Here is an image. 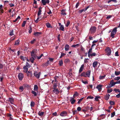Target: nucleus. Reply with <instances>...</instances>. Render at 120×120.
I'll return each instance as SVG.
<instances>
[{
    "label": "nucleus",
    "instance_id": "1",
    "mask_svg": "<svg viewBox=\"0 0 120 120\" xmlns=\"http://www.w3.org/2000/svg\"><path fill=\"white\" fill-rule=\"evenodd\" d=\"M117 28L115 27L112 30L111 33L110 37H112V38H114V35L116 34L117 32Z\"/></svg>",
    "mask_w": 120,
    "mask_h": 120
},
{
    "label": "nucleus",
    "instance_id": "2",
    "mask_svg": "<svg viewBox=\"0 0 120 120\" xmlns=\"http://www.w3.org/2000/svg\"><path fill=\"white\" fill-rule=\"evenodd\" d=\"M96 28L94 26H92L90 29V33L91 34L94 33L96 31Z\"/></svg>",
    "mask_w": 120,
    "mask_h": 120
},
{
    "label": "nucleus",
    "instance_id": "3",
    "mask_svg": "<svg viewBox=\"0 0 120 120\" xmlns=\"http://www.w3.org/2000/svg\"><path fill=\"white\" fill-rule=\"evenodd\" d=\"M106 55L108 56H109L110 55L111 53V50L109 48V47L105 49Z\"/></svg>",
    "mask_w": 120,
    "mask_h": 120
},
{
    "label": "nucleus",
    "instance_id": "4",
    "mask_svg": "<svg viewBox=\"0 0 120 120\" xmlns=\"http://www.w3.org/2000/svg\"><path fill=\"white\" fill-rule=\"evenodd\" d=\"M37 51V49H33L31 52V56H34L35 57V56L36 54Z\"/></svg>",
    "mask_w": 120,
    "mask_h": 120
},
{
    "label": "nucleus",
    "instance_id": "5",
    "mask_svg": "<svg viewBox=\"0 0 120 120\" xmlns=\"http://www.w3.org/2000/svg\"><path fill=\"white\" fill-rule=\"evenodd\" d=\"M67 112L65 111H63L60 114V115L62 117L65 116L67 115Z\"/></svg>",
    "mask_w": 120,
    "mask_h": 120
},
{
    "label": "nucleus",
    "instance_id": "6",
    "mask_svg": "<svg viewBox=\"0 0 120 120\" xmlns=\"http://www.w3.org/2000/svg\"><path fill=\"white\" fill-rule=\"evenodd\" d=\"M41 2L43 5H45L46 4L49 3V0H42Z\"/></svg>",
    "mask_w": 120,
    "mask_h": 120
},
{
    "label": "nucleus",
    "instance_id": "7",
    "mask_svg": "<svg viewBox=\"0 0 120 120\" xmlns=\"http://www.w3.org/2000/svg\"><path fill=\"white\" fill-rule=\"evenodd\" d=\"M23 77V74L21 73H19L18 75V78L19 80H22Z\"/></svg>",
    "mask_w": 120,
    "mask_h": 120
},
{
    "label": "nucleus",
    "instance_id": "8",
    "mask_svg": "<svg viewBox=\"0 0 120 120\" xmlns=\"http://www.w3.org/2000/svg\"><path fill=\"white\" fill-rule=\"evenodd\" d=\"M102 86V85L101 84H99L97 85L96 88L98 89L99 91L100 92L101 91Z\"/></svg>",
    "mask_w": 120,
    "mask_h": 120
},
{
    "label": "nucleus",
    "instance_id": "9",
    "mask_svg": "<svg viewBox=\"0 0 120 120\" xmlns=\"http://www.w3.org/2000/svg\"><path fill=\"white\" fill-rule=\"evenodd\" d=\"M110 95L109 94H106L105 95L104 98L106 100H108L109 99Z\"/></svg>",
    "mask_w": 120,
    "mask_h": 120
},
{
    "label": "nucleus",
    "instance_id": "10",
    "mask_svg": "<svg viewBox=\"0 0 120 120\" xmlns=\"http://www.w3.org/2000/svg\"><path fill=\"white\" fill-rule=\"evenodd\" d=\"M30 68V67H28L26 66H24L23 68V69H24V72L27 74V72L28 70V68Z\"/></svg>",
    "mask_w": 120,
    "mask_h": 120
},
{
    "label": "nucleus",
    "instance_id": "11",
    "mask_svg": "<svg viewBox=\"0 0 120 120\" xmlns=\"http://www.w3.org/2000/svg\"><path fill=\"white\" fill-rule=\"evenodd\" d=\"M41 32H34V35L36 37H38L41 35Z\"/></svg>",
    "mask_w": 120,
    "mask_h": 120
},
{
    "label": "nucleus",
    "instance_id": "12",
    "mask_svg": "<svg viewBox=\"0 0 120 120\" xmlns=\"http://www.w3.org/2000/svg\"><path fill=\"white\" fill-rule=\"evenodd\" d=\"M70 101H71V103L73 104L75 103L76 101V100L74 99V98L71 97V99L70 100Z\"/></svg>",
    "mask_w": 120,
    "mask_h": 120
},
{
    "label": "nucleus",
    "instance_id": "13",
    "mask_svg": "<svg viewBox=\"0 0 120 120\" xmlns=\"http://www.w3.org/2000/svg\"><path fill=\"white\" fill-rule=\"evenodd\" d=\"M84 66V64H82L81 65L79 70V73H81L82 71Z\"/></svg>",
    "mask_w": 120,
    "mask_h": 120
},
{
    "label": "nucleus",
    "instance_id": "14",
    "mask_svg": "<svg viewBox=\"0 0 120 120\" xmlns=\"http://www.w3.org/2000/svg\"><path fill=\"white\" fill-rule=\"evenodd\" d=\"M53 91L56 94H58L60 92V91H59V90L57 89H54L53 90Z\"/></svg>",
    "mask_w": 120,
    "mask_h": 120
},
{
    "label": "nucleus",
    "instance_id": "15",
    "mask_svg": "<svg viewBox=\"0 0 120 120\" xmlns=\"http://www.w3.org/2000/svg\"><path fill=\"white\" fill-rule=\"evenodd\" d=\"M8 99V101L10 102V103L11 104H13L14 102L13 99L12 98H9Z\"/></svg>",
    "mask_w": 120,
    "mask_h": 120
},
{
    "label": "nucleus",
    "instance_id": "16",
    "mask_svg": "<svg viewBox=\"0 0 120 120\" xmlns=\"http://www.w3.org/2000/svg\"><path fill=\"white\" fill-rule=\"evenodd\" d=\"M40 72L39 73L37 74V72H35L34 73V75L35 76L36 78H39L40 77Z\"/></svg>",
    "mask_w": 120,
    "mask_h": 120
},
{
    "label": "nucleus",
    "instance_id": "17",
    "mask_svg": "<svg viewBox=\"0 0 120 120\" xmlns=\"http://www.w3.org/2000/svg\"><path fill=\"white\" fill-rule=\"evenodd\" d=\"M91 71L90 70L88 71L86 73V76L90 77V74Z\"/></svg>",
    "mask_w": 120,
    "mask_h": 120
},
{
    "label": "nucleus",
    "instance_id": "18",
    "mask_svg": "<svg viewBox=\"0 0 120 120\" xmlns=\"http://www.w3.org/2000/svg\"><path fill=\"white\" fill-rule=\"evenodd\" d=\"M69 47V45L68 44L65 45V49L66 51H67L68 50Z\"/></svg>",
    "mask_w": 120,
    "mask_h": 120
},
{
    "label": "nucleus",
    "instance_id": "19",
    "mask_svg": "<svg viewBox=\"0 0 120 120\" xmlns=\"http://www.w3.org/2000/svg\"><path fill=\"white\" fill-rule=\"evenodd\" d=\"M46 25L47 27L49 28H52V27L51 26V25L50 23L49 22L47 23H46Z\"/></svg>",
    "mask_w": 120,
    "mask_h": 120
},
{
    "label": "nucleus",
    "instance_id": "20",
    "mask_svg": "<svg viewBox=\"0 0 120 120\" xmlns=\"http://www.w3.org/2000/svg\"><path fill=\"white\" fill-rule=\"evenodd\" d=\"M98 63L97 61H95L93 63V66L94 68L96 67Z\"/></svg>",
    "mask_w": 120,
    "mask_h": 120
},
{
    "label": "nucleus",
    "instance_id": "21",
    "mask_svg": "<svg viewBox=\"0 0 120 120\" xmlns=\"http://www.w3.org/2000/svg\"><path fill=\"white\" fill-rule=\"evenodd\" d=\"M79 94L78 92H76L75 91V92L74 94L73 97V98H74L76 97L77 96H78L79 95Z\"/></svg>",
    "mask_w": 120,
    "mask_h": 120
},
{
    "label": "nucleus",
    "instance_id": "22",
    "mask_svg": "<svg viewBox=\"0 0 120 120\" xmlns=\"http://www.w3.org/2000/svg\"><path fill=\"white\" fill-rule=\"evenodd\" d=\"M64 26L63 25H61L60 27V30L62 31H64Z\"/></svg>",
    "mask_w": 120,
    "mask_h": 120
},
{
    "label": "nucleus",
    "instance_id": "23",
    "mask_svg": "<svg viewBox=\"0 0 120 120\" xmlns=\"http://www.w3.org/2000/svg\"><path fill=\"white\" fill-rule=\"evenodd\" d=\"M113 80H112L110 82V84L112 87L115 84H114V82H113Z\"/></svg>",
    "mask_w": 120,
    "mask_h": 120
},
{
    "label": "nucleus",
    "instance_id": "24",
    "mask_svg": "<svg viewBox=\"0 0 120 120\" xmlns=\"http://www.w3.org/2000/svg\"><path fill=\"white\" fill-rule=\"evenodd\" d=\"M32 26L30 25L29 26V33L30 34L32 32Z\"/></svg>",
    "mask_w": 120,
    "mask_h": 120
},
{
    "label": "nucleus",
    "instance_id": "25",
    "mask_svg": "<svg viewBox=\"0 0 120 120\" xmlns=\"http://www.w3.org/2000/svg\"><path fill=\"white\" fill-rule=\"evenodd\" d=\"M38 89V87L36 85H35L34 86V90L35 91H37Z\"/></svg>",
    "mask_w": 120,
    "mask_h": 120
},
{
    "label": "nucleus",
    "instance_id": "26",
    "mask_svg": "<svg viewBox=\"0 0 120 120\" xmlns=\"http://www.w3.org/2000/svg\"><path fill=\"white\" fill-rule=\"evenodd\" d=\"M80 46V44H78L75 45H73L71 46V47L74 48Z\"/></svg>",
    "mask_w": 120,
    "mask_h": 120
},
{
    "label": "nucleus",
    "instance_id": "27",
    "mask_svg": "<svg viewBox=\"0 0 120 120\" xmlns=\"http://www.w3.org/2000/svg\"><path fill=\"white\" fill-rule=\"evenodd\" d=\"M81 76H83L84 77H86V73L85 72H83L81 74Z\"/></svg>",
    "mask_w": 120,
    "mask_h": 120
},
{
    "label": "nucleus",
    "instance_id": "28",
    "mask_svg": "<svg viewBox=\"0 0 120 120\" xmlns=\"http://www.w3.org/2000/svg\"><path fill=\"white\" fill-rule=\"evenodd\" d=\"M34 56H32V57H31L30 59V61L32 63H34Z\"/></svg>",
    "mask_w": 120,
    "mask_h": 120
},
{
    "label": "nucleus",
    "instance_id": "29",
    "mask_svg": "<svg viewBox=\"0 0 120 120\" xmlns=\"http://www.w3.org/2000/svg\"><path fill=\"white\" fill-rule=\"evenodd\" d=\"M44 113V112H40V111H39L38 112V114L39 116H42Z\"/></svg>",
    "mask_w": 120,
    "mask_h": 120
},
{
    "label": "nucleus",
    "instance_id": "30",
    "mask_svg": "<svg viewBox=\"0 0 120 120\" xmlns=\"http://www.w3.org/2000/svg\"><path fill=\"white\" fill-rule=\"evenodd\" d=\"M19 40H18L16 41L15 42V45H18L19 44Z\"/></svg>",
    "mask_w": 120,
    "mask_h": 120
},
{
    "label": "nucleus",
    "instance_id": "31",
    "mask_svg": "<svg viewBox=\"0 0 120 120\" xmlns=\"http://www.w3.org/2000/svg\"><path fill=\"white\" fill-rule=\"evenodd\" d=\"M109 104L111 105H113L115 104V102L114 101H109Z\"/></svg>",
    "mask_w": 120,
    "mask_h": 120
},
{
    "label": "nucleus",
    "instance_id": "32",
    "mask_svg": "<svg viewBox=\"0 0 120 120\" xmlns=\"http://www.w3.org/2000/svg\"><path fill=\"white\" fill-rule=\"evenodd\" d=\"M31 93L33 94H34V96H36L37 95V93L34 91L32 90Z\"/></svg>",
    "mask_w": 120,
    "mask_h": 120
},
{
    "label": "nucleus",
    "instance_id": "33",
    "mask_svg": "<svg viewBox=\"0 0 120 120\" xmlns=\"http://www.w3.org/2000/svg\"><path fill=\"white\" fill-rule=\"evenodd\" d=\"M10 32L9 34V35L11 36H12L14 35L13 30H10Z\"/></svg>",
    "mask_w": 120,
    "mask_h": 120
},
{
    "label": "nucleus",
    "instance_id": "34",
    "mask_svg": "<svg viewBox=\"0 0 120 120\" xmlns=\"http://www.w3.org/2000/svg\"><path fill=\"white\" fill-rule=\"evenodd\" d=\"M69 61V60L68 59H66L64 60V62L66 64L68 63Z\"/></svg>",
    "mask_w": 120,
    "mask_h": 120
},
{
    "label": "nucleus",
    "instance_id": "35",
    "mask_svg": "<svg viewBox=\"0 0 120 120\" xmlns=\"http://www.w3.org/2000/svg\"><path fill=\"white\" fill-rule=\"evenodd\" d=\"M105 76V75L104 76H100L99 77V79H104Z\"/></svg>",
    "mask_w": 120,
    "mask_h": 120
},
{
    "label": "nucleus",
    "instance_id": "36",
    "mask_svg": "<svg viewBox=\"0 0 120 120\" xmlns=\"http://www.w3.org/2000/svg\"><path fill=\"white\" fill-rule=\"evenodd\" d=\"M25 57L23 56H20V58L22 60H23V61H25Z\"/></svg>",
    "mask_w": 120,
    "mask_h": 120
},
{
    "label": "nucleus",
    "instance_id": "37",
    "mask_svg": "<svg viewBox=\"0 0 120 120\" xmlns=\"http://www.w3.org/2000/svg\"><path fill=\"white\" fill-rule=\"evenodd\" d=\"M70 22L69 20L67 21V24L65 25V26L66 27H68L70 24Z\"/></svg>",
    "mask_w": 120,
    "mask_h": 120
},
{
    "label": "nucleus",
    "instance_id": "38",
    "mask_svg": "<svg viewBox=\"0 0 120 120\" xmlns=\"http://www.w3.org/2000/svg\"><path fill=\"white\" fill-rule=\"evenodd\" d=\"M114 79L115 80L118 81L120 79V77L118 76L116 77H115Z\"/></svg>",
    "mask_w": 120,
    "mask_h": 120
},
{
    "label": "nucleus",
    "instance_id": "39",
    "mask_svg": "<svg viewBox=\"0 0 120 120\" xmlns=\"http://www.w3.org/2000/svg\"><path fill=\"white\" fill-rule=\"evenodd\" d=\"M100 98V96H96L95 97V100L96 101H98V99Z\"/></svg>",
    "mask_w": 120,
    "mask_h": 120
},
{
    "label": "nucleus",
    "instance_id": "40",
    "mask_svg": "<svg viewBox=\"0 0 120 120\" xmlns=\"http://www.w3.org/2000/svg\"><path fill=\"white\" fill-rule=\"evenodd\" d=\"M84 98V97H83L82 98L80 99H79L78 102V103H77L78 104H79L82 101L83 99Z\"/></svg>",
    "mask_w": 120,
    "mask_h": 120
},
{
    "label": "nucleus",
    "instance_id": "41",
    "mask_svg": "<svg viewBox=\"0 0 120 120\" xmlns=\"http://www.w3.org/2000/svg\"><path fill=\"white\" fill-rule=\"evenodd\" d=\"M63 64V62L62 60H61L59 61V65L60 66H61Z\"/></svg>",
    "mask_w": 120,
    "mask_h": 120
},
{
    "label": "nucleus",
    "instance_id": "42",
    "mask_svg": "<svg viewBox=\"0 0 120 120\" xmlns=\"http://www.w3.org/2000/svg\"><path fill=\"white\" fill-rule=\"evenodd\" d=\"M42 11L41 10H39L38 13V17L41 14Z\"/></svg>",
    "mask_w": 120,
    "mask_h": 120
},
{
    "label": "nucleus",
    "instance_id": "43",
    "mask_svg": "<svg viewBox=\"0 0 120 120\" xmlns=\"http://www.w3.org/2000/svg\"><path fill=\"white\" fill-rule=\"evenodd\" d=\"M26 21H24L22 23V27H24L25 26L26 24Z\"/></svg>",
    "mask_w": 120,
    "mask_h": 120
},
{
    "label": "nucleus",
    "instance_id": "44",
    "mask_svg": "<svg viewBox=\"0 0 120 120\" xmlns=\"http://www.w3.org/2000/svg\"><path fill=\"white\" fill-rule=\"evenodd\" d=\"M20 17L19 16H18V17L16 18L15 20H13V22H15L17 21L18 19H20Z\"/></svg>",
    "mask_w": 120,
    "mask_h": 120
},
{
    "label": "nucleus",
    "instance_id": "45",
    "mask_svg": "<svg viewBox=\"0 0 120 120\" xmlns=\"http://www.w3.org/2000/svg\"><path fill=\"white\" fill-rule=\"evenodd\" d=\"M115 74L116 76L118 75H120L119 72L115 71Z\"/></svg>",
    "mask_w": 120,
    "mask_h": 120
},
{
    "label": "nucleus",
    "instance_id": "46",
    "mask_svg": "<svg viewBox=\"0 0 120 120\" xmlns=\"http://www.w3.org/2000/svg\"><path fill=\"white\" fill-rule=\"evenodd\" d=\"M57 86V84L56 83H55L53 85V89H56Z\"/></svg>",
    "mask_w": 120,
    "mask_h": 120
},
{
    "label": "nucleus",
    "instance_id": "47",
    "mask_svg": "<svg viewBox=\"0 0 120 120\" xmlns=\"http://www.w3.org/2000/svg\"><path fill=\"white\" fill-rule=\"evenodd\" d=\"M35 105V103L34 102H31L30 104L31 106L32 107H33Z\"/></svg>",
    "mask_w": 120,
    "mask_h": 120
},
{
    "label": "nucleus",
    "instance_id": "48",
    "mask_svg": "<svg viewBox=\"0 0 120 120\" xmlns=\"http://www.w3.org/2000/svg\"><path fill=\"white\" fill-rule=\"evenodd\" d=\"M19 89L21 91H22L24 90L23 87L22 86H20Z\"/></svg>",
    "mask_w": 120,
    "mask_h": 120
},
{
    "label": "nucleus",
    "instance_id": "49",
    "mask_svg": "<svg viewBox=\"0 0 120 120\" xmlns=\"http://www.w3.org/2000/svg\"><path fill=\"white\" fill-rule=\"evenodd\" d=\"M60 34H59L58 36H57V39L59 41V42L60 41Z\"/></svg>",
    "mask_w": 120,
    "mask_h": 120
},
{
    "label": "nucleus",
    "instance_id": "50",
    "mask_svg": "<svg viewBox=\"0 0 120 120\" xmlns=\"http://www.w3.org/2000/svg\"><path fill=\"white\" fill-rule=\"evenodd\" d=\"M89 59L88 58L85 59L84 60V62L85 63H88L89 62Z\"/></svg>",
    "mask_w": 120,
    "mask_h": 120
},
{
    "label": "nucleus",
    "instance_id": "51",
    "mask_svg": "<svg viewBox=\"0 0 120 120\" xmlns=\"http://www.w3.org/2000/svg\"><path fill=\"white\" fill-rule=\"evenodd\" d=\"M94 97H92L90 95L88 96L87 97L86 99H88L89 98L92 99Z\"/></svg>",
    "mask_w": 120,
    "mask_h": 120
},
{
    "label": "nucleus",
    "instance_id": "52",
    "mask_svg": "<svg viewBox=\"0 0 120 120\" xmlns=\"http://www.w3.org/2000/svg\"><path fill=\"white\" fill-rule=\"evenodd\" d=\"M112 91V89H108L107 90V92L108 93H110Z\"/></svg>",
    "mask_w": 120,
    "mask_h": 120
},
{
    "label": "nucleus",
    "instance_id": "53",
    "mask_svg": "<svg viewBox=\"0 0 120 120\" xmlns=\"http://www.w3.org/2000/svg\"><path fill=\"white\" fill-rule=\"evenodd\" d=\"M115 115V112H114L111 113V117H113Z\"/></svg>",
    "mask_w": 120,
    "mask_h": 120
},
{
    "label": "nucleus",
    "instance_id": "54",
    "mask_svg": "<svg viewBox=\"0 0 120 120\" xmlns=\"http://www.w3.org/2000/svg\"><path fill=\"white\" fill-rule=\"evenodd\" d=\"M26 66L28 67H30V65L29 64V63L27 62H26Z\"/></svg>",
    "mask_w": 120,
    "mask_h": 120
},
{
    "label": "nucleus",
    "instance_id": "55",
    "mask_svg": "<svg viewBox=\"0 0 120 120\" xmlns=\"http://www.w3.org/2000/svg\"><path fill=\"white\" fill-rule=\"evenodd\" d=\"M79 2H78L75 5V7L76 8H77L79 6Z\"/></svg>",
    "mask_w": 120,
    "mask_h": 120
},
{
    "label": "nucleus",
    "instance_id": "56",
    "mask_svg": "<svg viewBox=\"0 0 120 120\" xmlns=\"http://www.w3.org/2000/svg\"><path fill=\"white\" fill-rule=\"evenodd\" d=\"M96 54L95 52H93L91 54H90V56H96Z\"/></svg>",
    "mask_w": 120,
    "mask_h": 120
},
{
    "label": "nucleus",
    "instance_id": "57",
    "mask_svg": "<svg viewBox=\"0 0 120 120\" xmlns=\"http://www.w3.org/2000/svg\"><path fill=\"white\" fill-rule=\"evenodd\" d=\"M43 56V55L42 54L39 56L38 57V59H39L41 58Z\"/></svg>",
    "mask_w": 120,
    "mask_h": 120
},
{
    "label": "nucleus",
    "instance_id": "58",
    "mask_svg": "<svg viewBox=\"0 0 120 120\" xmlns=\"http://www.w3.org/2000/svg\"><path fill=\"white\" fill-rule=\"evenodd\" d=\"M36 41V40L35 39H34V40H33L31 41L30 43L31 44H33L34 43V41Z\"/></svg>",
    "mask_w": 120,
    "mask_h": 120
},
{
    "label": "nucleus",
    "instance_id": "59",
    "mask_svg": "<svg viewBox=\"0 0 120 120\" xmlns=\"http://www.w3.org/2000/svg\"><path fill=\"white\" fill-rule=\"evenodd\" d=\"M114 90V91H115V92H120V90H119V89H115Z\"/></svg>",
    "mask_w": 120,
    "mask_h": 120
},
{
    "label": "nucleus",
    "instance_id": "60",
    "mask_svg": "<svg viewBox=\"0 0 120 120\" xmlns=\"http://www.w3.org/2000/svg\"><path fill=\"white\" fill-rule=\"evenodd\" d=\"M92 48H91L89 49L88 52V53H91L92 52Z\"/></svg>",
    "mask_w": 120,
    "mask_h": 120
},
{
    "label": "nucleus",
    "instance_id": "61",
    "mask_svg": "<svg viewBox=\"0 0 120 120\" xmlns=\"http://www.w3.org/2000/svg\"><path fill=\"white\" fill-rule=\"evenodd\" d=\"M77 110L78 111H80L81 109V108L80 107H78L77 109Z\"/></svg>",
    "mask_w": 120,
    "mask_h": 120
},
{
    "label": "nucleus",
    "instance_id": "62",
    "mask_svg": "<svg viewBox=\"0 0 120 120\" xmlns=\"http://www.w3.org/2000/svg\"><path fill=\"white\" fill-rule=\"evenodd\" d=\"M84 9H83L81 10H79L78 11L80 13H81L83 11H84Z\"/></svg>",
    "mask_w": 120,
    "mask_h": 120
},
{
    "label": "nucleus",
    "instance_id": "63",
    "mask_svg": "<svg viewBox=\"0 0 120 120\" xmlns=\"http://www.w3.org/2000/svg\"><path fill=\"white\" fill-rule=\"evenodd\" d=\"M60 14H61V15H65L67 14L65 12H61L60 13Z\"/></svg>",
    "mask_w": 120,
    "mask_h": 120
},
{
    "label": "nucleus",
    "instance_id": "64",
    "mask_svg": "<svg viewBox=\"0 0 120 120\" xmlns=\"http://www.w3.org/2000/svg\"><path fill=\"white\" fill-rule=\"evenodd\" d=\"M112 17V16L111 15H109L108 16L106 17L107 19H109L111 18Z\"/></svg>",
    "mask_w": 120,
    "mask_h": 120
}]
</instances>
